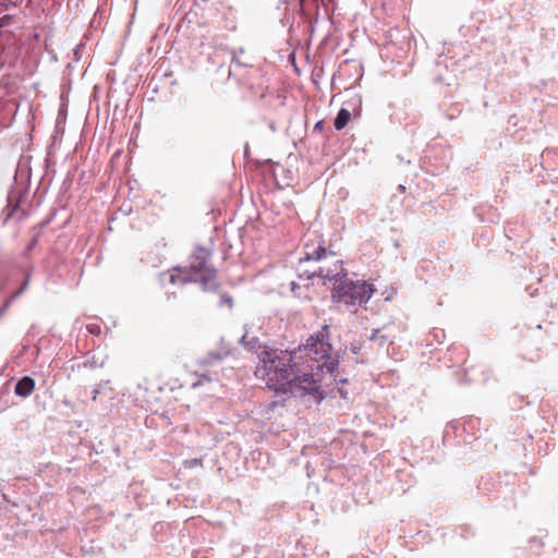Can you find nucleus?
<instances>
[{
  "mask_svg": "<svg viewBox=\"0 0 558 558\" xmlns=\"http://www.w3.org/2000/svg\"><path fill=\"white\" fill-rule=\"evenodd\" d=\"M299 276L306 279L318 277L324 280L335 281L331 293L332 301L350 307H362L371 300L375 292L374 284L372 283L363 280H350L340 260L335 263L333 268L318 267L312 271L304 270Z\"/></svg>",
  "mask_w": 558,
  "mask_h": 558,
  "instance_id": "nucleus-1",
  "label": "nucleus"
},
{
  "mask_svg": "<svg viewBox=\"0 0 558 558\" xmlns=\"http://www.w3.org/2000/svg\"><path fill=\"white\" fill-rule=\"evenodd\" d=\"M295 367L294 352L272 347L258 352L255 376L276 395H287Z\"/></svg>",
  "mask_w": 558,
  "mask_h": 558,
  "instance_id": "nucleus-2",
  "label": "nucleus"
},
{
  "mask_svg": "<svg viewBox=\"0 0 558 558\" xmlns=\"http://www.w3.org/2000/svg\"><path fill=\"white\" fill-rule=\"evenodd\" d=\"M210 252L203 246H197L191 257L189 267L184 268V276L177 277L170 276V281L181 284L187 282H197L202 286L205 292H215L219 288L217 282V269L210 265L209 262Z\"/></svg>",
  "mask_w": 558,
  "mask_h": 558,
  "instance_id": "nucleus-3",
  "label": "nucleus"
},
{
  "mask_svg": "<svg viewBox=\"0 0 558 558\" xmlns=\"http://www.w3.org/2000/svg\"><path fill=\"white\" fill-rule=\"evenodd\" d=\"M286 396L300 398L312 397L316 403H320L324 399V392L320 389L317 379L314 377V374L303 373L300 375L298 366L295 367L291 378V389L287 390Z\"/></svg>",
  "mask_w": 558,
  "mask_h": 558,
  "instance_id": "nucleus-4",
  "label": "nucleus"
},
{
  "mask_svg": "<svg viewBox=\"0 0 558 558\" xmlns=\"http://www.w3.org/2000/svg\"><path fill=\"white\" fill-rule=\"evenodd\" d=\"M308 354H314L318 357L327 356L331 352L332 345L330 343L329 327L323 325L319 330L312 333L304 345Z\"/></svg>",
  "mask_w": 558,
  "mask_h": 558,
  "instance_id": "nucleus-5",
  "label": "nucleus"
},
{
  "mask_svg": "<svg viewBox=\"0 0 558 558\" xmlns=\"http://www.w3.org/2000/svg\"><path fill=\"white\" fill-rule=\"evenodd\" d=\"M336 253L325 246L324 240H318L317 245L306 243L304 246V256L300 258V264L305 262H320L327 256H335Z\"/></svg>",
  "mask_w": 558,
  "mask_h": 558,
  "instance_id": "nucleus-6",
  "label": "nucleus"
},
{
  "mask_svg": "<svg viewBox=\"0 0 558 558\" xmlns=\"http://www.w3.org/2000/svg\"><path fill=\"white\" fill-rule=\"evenodd\" d=\"M107 355L102 353H96L94 350L86 352L82 366L90 369L100 368L105 366Z\"/></svg>",
  "mask_w": 558,
  "mask_h": 558,
  "instance_id": "nucleus-7",
  "label": "nucleus"
},
{
  "mask_svg": "<svg viewBox=\"0 0 558 558\" xmlns=\"http://www.w3.org/2000/svg\"><path fill=\"white\" fill-rule=\"evenodd\" d=\"M35 388V380L31 376H23L14 387V393L22 398L31 396Z\"/></svg>",
  "mask_w": 558,
  "mask_h": 558,
  "instance_id": "nucleus-8",
  "label": "nucleus"
},
{
  "mask_svg": "<svg viewBox=\"0 0 558 558\" xmlns=\"http://www.w3.org/2000/svg\"><path fill=\"white\" fill-rule=\"evenodd\" d=\"M29 283V275L26 276L25 280L23 281L21 288L19 290H16L15 292L12 293V295L7 299L3 304L0 306V319L2 318V316L8 312V310L10 308L12 302L19 298L24 291L25 289L27 288Z\"/></svg>",
  "mask_w": 558,
  "mask_h": 558,
  "instance_id": "nucleus-9",
  "label": "nucleus"
},
{
  "mask_svg": "<svg viewBox=\"0 0 558 558\" xmlns=\"http://www.w3.org/2000/svg\"><path fill=\"white\" fill-rule=\"evenodd\" d=\"M369 341L377 342L380 349H384L388 344H392L393 340L385 333H381L379 328L373 329L371 335L368 336Z\"/></svg>",
  "mask_w": 558,
  "mask_h": 558,
  "instance_id": "nucleus-10",
  "label": "nucleus"
},
{
  "mask_svg": "<svg viewBox=\"0 0 558 558\" xmlns=\"http://www.w3.org/2000/svg\"><path fill=\"white\" fill-rule=\"evenodd\" d=\"M350 118H351V113L348 109L345 108H341L335 120H333V126L337 131H340L342 129H344L347 126V124L349 123L350 121Z\"/></svg>",
  "mask_w": 558,
  "mask_h": 558,
  "instance_id": "nucleus-11",
  "label": "nucleus"
},
{
  "mask_svg": "<svg viewBox=\"0 0 558 558\" xmlns=\"http://www.w3.org/2000/svg\"><path fill=\"white\" fill-rule=\"evenodd\" d=\"M271 348L272 347H270L268 344L262 343L257 337H253L250 340H247V342H246L247 351L255 353L257 357H258V352L266 350V349H271Z\"/></svg>",
  "mask_w": 558,
  "mask_h": 558,
  "instance_id": "nucleus-12",
  "label": "nucleus"
},
{
  "mask_svg": "<svg viewBox=\"0 0 558 558\" xmlns=\"http://www.w3.org/2000/svg\"><path fill=\"white\" fill-rule=\"evenodd\" d=\"M323 359L325 361L323 362L322 365H318L317 368L325 369L327 373H333L335 369L338 367V360H333L330 353H328V355L324 356Z\"/></svg>",
  "mask_w": 558,
  "mask_h": 558,
  "instance_id": "nucleus-13",
  "label": "nucleus"
},
{
  "mask_svg": "<svg viewBox=\"0 0 558 558\" xmlns=\"http://www.w3.org/2000/svg\"><path fill=\"white\" fill-rule=\"evenodd\" d=\"M228 353H221V352H209L206 357H204L202 361H201V364L202 365H210V364H215L217 362H221L223 360V357L227 355Z\"/></svg>",
  "mask_w": 558,
  "mask_h": 558,
  "instance_id": "nucleus-14",
  "label": "nucleus"
},
{
  "mask_svg": "<svg viewBox=\"0 0 558 558\" xmlns=\"http://www.w3.org/2000/svg\"><path fill=\"white\" fill-rule=\"evenodd\" d=\"M246 64L242 63L236 54L235 51H232V59H231V64H230V73L232 72V70L236 69V68H241V66H245Z\"/></svg>",
  "mask_w": 558,
  "mask_h": 558,
  "instance_id": "nucleus-15",
  "label": "nucleus"
},
{
  "mask_svg": "<svg viewBox=\"0 0 558 558\" xmlns=\"http://www.w3.org/2000/svg\"><path fill=\"white\" fill-rule=\"evenodd\" d=\"M213 380L211 376L207 373L199 374L198 379L193 384V387H197L204 385L205 383H210Z\"/></svg>",
  "mask_w": 558,
  "mask_h": 558,
  "instance_id": "nucleus-16",
  "label": "nucleus"
},
{
  "mask_svg": "<svg viewBox=\"0 0 558 558\" xmlns=\"http://www.w3.org/2000/svg\"><path fill=\"white\" fill-rule=\"evenodd\" d=\"M86 330L93 336H99L101 333V327L98 324H88Z\"/></svg>",
  "mask_w": 558,
  "mask_h": 558,
  "instance_id": "nucleus-17",
  "label": "nucleus"
},
{
  "mask_svg": "<svg viewBox=\"0 0 558 558\" xmlns=\"http://www.w3.org/2000/svg\"><path fill=\"white\" fill-rule=\"evenodd\" d=\"M38 241H39V233H36L35 235H33V238L27 243L26 251L29 252V251L34 250L37 246Z\"/></svg>",
  "mask_w": 558,
  "mask_h": 558,
  "instance_id": "nucleus-18",
  "label": "nucleus"
},
{
  "mask_svg": "<svg viewBox=\"0 0 558 558\" xmlns=\"http://www.w3.org/2000/svg\"><path fill=\"white\" fill-rule=\"evenodd\" d=\"M228 305V306H232L233 304V300L232 298L228 294V293H223L221 294L220 296V302H219V305L222 306V305Z\"/></svg>",
  "mask_w": 558,
  "mask_h": 558,
  "instance_id": "nucleus-19",
  "label": "nucleus"
},
{
  "mask_svg": "<svg viewBox=\"0 0 558 558\" xmlns=\"http://www.w3.org/2000/svg\"><path fill=\"white\" fill-rule=\"evenodd\" d=\"M323 129H324V122L323 121H317L314 124V131H322Z\"/></svg>",
  "mask_w": 558,
  "mask_h": 558,
  "instance_id": "nucleus-20",
  "label": "nucleus"
},
{
  "mask_svg": "<svg viewBox=\"0 0 558 558\" xmlns=\"http://www.w3.org/2000/svg\"><path fill=\"white\" fill-rule=\"evenodd\" d=\"M98 395H99V389L98 388H94L93 391H92V399L94 401L97 400Z\"/></svg>",
  "mask_w": 558,
  "mask_h": 558,
  "instance_id": "nucleus-21",
  "label": "nucleus"
},
{
  "mask_svg": "<svg viewBox=\"0 0 558 558\" xmlns=\"http://www.w3.org/2000/svg\"><path fill=\"white\" fill-rule=\"evenodd\" d=\"M246 335H243L240 339H239V343L241 344H244L246 347Z\"/></svg>",
  "mask_w": 558,
  "mask_h": 558,
  "instance_id": "nucleus-22",
  "label": "nucleus"
},
{
  "mask_svg": "<svg viewBox=\"0 0 558 558\" xmlns=\"http://www.w3.org/2000/svg\"><path fill=\"white\" fill-rule=\"evenodd\" d=\"M201 464V460L199 459H194L191 461V465H198Z\"/></svg>",
  "mask_w": 558,
  "mask_h": 558,
  "instance_id": "nucleus-23",
  "label": "nucleus"
},
{
  "mask_svg": "<svg viewBox=\"0 0 558 558\" xmlns=\"http://www.w3.org/2000/svg\"><path fill=\"white\" fill-rule=\"evenodd\" d=\"M295 287H296V283H295V282H292V283H291V289H292V290H294V289H295Z\"/></svg>",
  "mask_w": 558,
  "mask_h": 558,
  "instance_id": "nucleus-24",
  "label": "nucleus"
},
{
  "mask_svg": "<svg viewBox=\"0 0 558 558\" xmlns=\"http://www.w3.org/2000/svg\"><path fill=\"white\" fill-rule=\"evenodd\" d=\"M269 128L275 131V124L274 123H270Z\"/></svg>",
  "mask_w": 558,
  "mask_h": 558,
  "instance_id": "nucleus-25",
  "label": "nucleus"
},
{
  "mask_svg": "<svg viewBox=\"0 0 558 558\" xmlns=\"http://www.w3.org/2000/svg\"><path fill=\"white\" fill-rule=\"evenodd\" d=\"M244 52V49L243 48H240L239 49V53H243Z\"/></svg>",
  "mask_w": 558,
  "mask_h": 558,
  "instance_id": "nucleus-26",
  "label": "nucleus"
},
{
  "mask_svg": "<svg viewBox=\"0 0 558 558\" xmlns=\"http://www.w3.org/2000/svg\"><path fill=\"white\" fill-rule=\"evenodd\" d=\"M357 350H359L357 348H353L354 353H357Z\"/></svg>",
  "mask_w": 558,
  "mask_h": 558,
  "instance_id": "nucleus-27",
  "label": "nucleus"
},
{
  "mask_svg": "<svg viewBox=\"0 0 558 558\" xmlns=\"http://www.w3.org/2000/svg\"><path fill=\"white\" fill-rule=\"evenodd\" d=\"M0 5H4V2H3V0H0Z\"/></svg>",
  "mask_w": 558,
  "mask_h": 558,
  "instance_id": "nucleus-28",
  "label": "nucleus"
}]
</instances>
